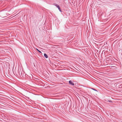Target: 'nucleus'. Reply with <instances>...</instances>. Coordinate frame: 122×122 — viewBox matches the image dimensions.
Here are the masks:
<instances>
[{
	"mask_svg": "<svg viewBox=\"0 0 122 122\" xmlns=\"http://www.w3.org/2000/svg\"><path fill=\"white\" fill-rule=\"evenodd\" d=\"M19 73L20 76H23V71L22 70H21V69H20V71H19Z\"/></svg>",
	"mask_w": 122,
	"mask_h": 122,
	"instance_id": "f257e3e1",
	"label": "nucleus"
},
{
	"mask_svg": "<svg viewBox=\"0 0 122 122\" xmlns=\"http://www.w3.org/2000/svg\"><path fill=\"white\" fill-rule=\"evenodd\" d=\"M55 4V5L59 9V11H60L61 12V9L60 7L59 6V5H57V4Z\"/></svg>",
	"mask_w": 122,
	"mask_h": 122,
	"instance_id": "f03ea898",
	"label": "nucleus"
},
{
	"mask_svg": "<svg viewBox=\"0 0 122 122\" xmlns=\"http://www.w3.org/2000/svg\"><path fill=\"white\" fill-rule=\"evenodd\" d=\"M69 82L70 84L72 86H74V83L71 80L69 81Z\"/></svg>",
	"mask_w": 122,
	"mask_h": 122,
	"instance_id": "7ed1b4c3",
	"label": "nucleus"
},
{
	"mask_svg": "<svg viewBox=\"0 0 122 122\" xmlns=\"http://www.w3.org/2000/svg\"><path fill=\"white\" fill-rule=\"evenodd\" d=\"M44 56L46 58H47L48 57L46 53H44Z\"/></svg>",
	"mask_w": 122,
	"mask_h": 122,
	"instance_id": "20e7f679",
	"label": "nucleus"
},
{
	"mask_svg": "<svg viewBox=\"0 0 122 122\" xmlns=\"http://www.w3.org/2000/svg\"><path fill=\"white\" fill-rule=\"evenodd\" d=\"M36 50L38 51V52L40 53H41V51H39V50H38V49H36Z\"/></svg>",
	"mask_w": 122,
	"mask_h": 122,
	"instance_id": "39448f33",
	"label": "nucleus"
},
{
	"mask_svg": "<svg viewBox=\"0 0 122 122\" xmlns=\"http://www.w3.org/2000/svg\"><path fill=\"white\" fill-rule=\"evenodd\" d=\"M91 89L96 91H97V90L95 89H94L93 88H91Z\"/></svg>",
	"mask_w": 122,
	"mask_h": 122,
	"instance_id": "423d86ee",
	"label": "nucleus"
},
{
	"mask_svg": "<svg viewBox=\"0 0 122 122\" xmlns=\"http://www.w3.org/2000/svg\"><path fill=\"white\" fill-rule=\"evenodd\" d=\"M108 102H112V101L111 100H108Z\"/></svg>",
	"mask_w": 122,
	"mask_h": 122,
	"instance_id": "0eeeda50",
	"label": "nucleus"
}]
</instances>
